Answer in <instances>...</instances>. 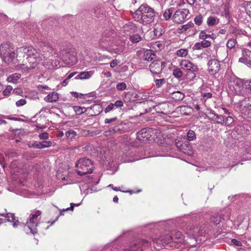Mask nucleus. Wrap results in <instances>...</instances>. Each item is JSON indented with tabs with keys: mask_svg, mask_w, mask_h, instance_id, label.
<instances>
[{
	"mask_svg": "<svg viewBox=\"0 0 251 251\" xmlns=\"http://www.w3.org/2000/svg\"><path fill=\"white\" fill-rule=\"evenodd\" d=\"M43 60L38 50L31 47H22L16 50V60L22 69L28 71L36 68Z\"/></svg>",
	"mask_w": 251,
	"mask_h": 251,
	"instance_id": "1",
	"label": "nucleus"
},
{
	"mask_svg": "<svg viewBox=\"0 0 251 251\" xmlns=\"http://www.w3.org/2000/svg\"><path fill=\"white\" fill-rule=\"evenodd\" d=\"M155 17L154 10L146 3L141 5L132 14L133 20L144 25L153 22Z\"/></svg>",
	"mask_w": 251,
	"mask_h": 251,
	"instance_id": "2",
	"label": "nucleus"
},
{
	"mask_svg": "<svg viewBox=\"0 0 251 251\" xmlns=\"http://www.w3.org/2000/svg\"><path fill=\"white\" fill-rule=\"evenodd\" d=\"M77 168V173L78 175L82 176L92 173L94 164L89 158H80L75 164Z\"/></svg>",
	"mask_w": 251,
	"mask_h": 251,
	"instance_id": "3",
	"label": "nucleus"
},
{
	"mask_svg": "<svg viewBox=\"0 0 251 251\" xmlns=\"http://www.w3.org/2000/svg\"><path fill=\"white\" fill-rule=\"evenodd\" d=\"M0 55L3 60L8 64L13 62L15 58H16V51L15 52L13 46L10 43L0 45Z\"/></svg>",
	"mask_w": 251,
	"mask_h": 251,
	"instance_id": "4",
	"label": "nucleus"
},
{
	"mask_svg": "<svg viewBox=\"0 0 251 251\" xmlns=\"http://www.w3.org/2000/svg\"><path fill=\"white\" fill-rule=\"evenodd\" d=\"M236 108L245 118L251 120V97L240 100L236 104Z\"/></svg>",
	"mask_w": 251,
	"mask_h": 251,
	"instance_id": "5",
	"label": "nucleus"
},
{
	"mask_svg": "<svg viewBox=\"0 0 251 251\" xmlns=\"http://www.w3.org/2000/svg\"><path fill=\"white\" fill-rule=\"evenodd\" d=\"M64 62L67 65L73 66L77 62V57L75 49L73 48H66L59 51Z\"/></svg>",
	"mask_w": 251,
	"mask_h": 251,
	"instance_id": "6",
	"label": "nucleus"
},
{
	"mask_svg": "<svg viewBox=\"0 0 251 251\" xmlns=\"http://www.w3.org/2000/svg\"><path fill=\"white\" fill-rule=\"evenodd\" d=\"M176 145L179 151L187 155L191 156L194 153L191 144L185 136H178L176 140Z\"/></svg>",
	"mask_w": 251,
	"mask_h": 251,
	"instance_id": "7",
	"label": "nucleus"
},
{
	"mask_svg": "<svg viewBox=\"0 0 251 251\" xmlns=\"http://www.w3.org/2000/svg\"><path fill=\"white\" fill-rule=\"evenodd\" d=\"M179 66L187 72V75H191V79L195 78L196 72L199 70L197 65L187 59H178Z\"/></svg>",
	"mask_w": 251,
	"mask_h": 251,
	"instance_id": "8",
	"label": "nucleus"
},
{
	"mask_svg": "<svg viewBox=\"0 0 251 251\" xmlns=\"http://www.w3.org/2000/svg\"><path fill=\"white\" fill-rule=\"evenodd\" d=\"M244 85V82L239 78L231 79L228 83L230 90L236 95L241 96L245 95Z\"/></svg>",
	"mask_w": 251,
	"mask_h": 251,
	"instance_id": "9",
	"label": "nucleus"
},
{
	"mask_svg": "<svg viewBox=\"0 0 251 251\" xmlns=\"http://www.w3.org/2000/svg\"><path fill=\"white\" fill-rule=\"evenodd\" d=\"M156 130L152 128H144L137 133V139L141 141H152L154 139Z\"/></svg>",
	"mask_w": 251,
	"mask_h": 251,
	"instance_id": "10",
	"label": "nucleus"
},
{
	"mask_svg": "<svg viewBox=\"0 0 251 251\" xmlns=\"http://www.w3.org/2000/svg\"><path fill=\"white\" fill-rule=\"evenodd\" d=\"M151 244L150 242L138 239L131 243L128 251H144Z\"/></svg>",
	"mask_w": 251,
	"mask_h": 251,
	"instance_id": "11",
	"label": "nucleus"
},
{
	"mask_svg": "<svg viewBox=\"0 0 251 251\" xmlns=\"http://www.w3.org/2000/svg\"><path fill=\"white\" fill-rule=\"evenodd\" d=\"M189 13V11L187 9H179L173 15L172 20L175 23L180 24L185 21Z\"/></svg>",
	"mask_w": 251,
	"mask_h": 251,
	"instance_id": "12",
	"label": "nucleus"
},
{
	"mask_svg": "<svg viewBox=\"0 0 251 251\" xmlns=\"http://www.w3.org/2000/svg\"><path fill=\"white\" fill-rule=\"evenodd\" d=\"M205 230L201 227H199L197 225H193L189 227L186 231V233L192 238L196 239L198 236H202L204 234Z\"/></svg>",
	"mask_w": 251,
	"mask_h": 251,
	"instance_id": "13",
	"label": "nucleus"
},
{
	"mask_svg": "<svg viewBox=\"0 0 251 251\" xmlns=\"http://www.w3.org/2000/svg\"><path fill=\"white\" fill-rule=\"evenodd\" d=\"M208 72L211 75H214L218 73L221 69L220 61L217 59H210L208 63Z\"/></svg>",
	"mask_w": 251,
	"mask_h": 251,
	"instance_id": "14",
	"label": "nucleus"
},
{
	"mask_svg": "<svg viewBox=\"0 0 251 251\" xmlns=\"http://www.w3.org/2000/svg\"><path fill=\"white\" fill-rule=\"evenodd\" d=\"M42 51L43 53L40 54V55L43 57V58H55L58 56L57 50L51 46H48L44 47L42 49Z\"/></svg>",
	"mask_w": 251,
	"mask_h": 251,
	"instance_id": "15",
	"label": "nucleus"
},
{
	"mask_svg": "<svg viewBox=\"0 0 251 251\" xmlns=\"http://www.w3.org/2000/svg\"><path fill=\"white\" fill-rule=\"evenodd\" d=\"M163 62L159 60L152 62L150 65V70L152 74H159L163 68Z\"/></svg>",
	"mask_w": 251,
	"mask_h": 251,
	"instance_id": "16",
	"label": "nucleus"
},
{
	"mask_svg": "<svg viewBox=\"0 0 251 251\" xmlns=\"http://www.w3.org/2000/svg\"><path fill=\"white\" fill-rule=\"evenodd\" d=\"M38 225V220L35 219H32L30 218L29 221L26 222L25 226V231L28 232L29 231L32 234H35L37 232L36 227Z\"/></svg>",
	"mask_w": 251,
	"mask_h": 251,
	"instance_id": "17",
	"label": "nucleus"
},
{
	"mask_svg": "<svg viewBox=\"0 0 251 251\" xmlns=\"http://www.w3.org/2000/svg\"><path fill=\"white\" fill-rule=\"evenodd\" d=\"M43 59H44L43 66L49 70L54 69L59 63V61L54 58H43Z\"/></svg>",
	"mask_w": 251,
	"mask_h": 251,
	"instance_id": "18",
	"label": "nucleus"
},
{
	"mask_svg": "<svg viewBox=\"0 0 251 251\" xmlns=\"http://www.w3.org/2000/svg\"><path fill=\"white\" fill-rule=\"evenodd\" d=\"M243 56L239 58V62L247 65H251V50L244 49L242 50Z\"/></svg>",
	"mask_w": 251,
	"mask_h": 251,
	"instance_id": "19",
	"label": "nucleus"
},
{
	"mask_svg": "<svg viewBox=\"0 0 251 251\" xmlns=\"http://www.w3.org/2000/svg\"><path fill=\"white\" fill-rule=\"evenodd\" d=\"M0 216H2L5 218L4 220L6 221H8L10 222L13 223V226L15 227H17L19 224L20 222L18 220H16V217L13 213H7V214H0ZM1 219L0 218V225L2 222H1Z\"/></svg>",
	"mask_w": 251,
	"mask_h": 251,
	"instance_id": "20",
	"label": "nucleus"
},
{
	"mask_svg": "<svg viewBox=\"0 0 251 251\" xmlns=\"http://www.w3.org/2000/svg\"><path fill=\"white\" fill-rule=\"evenodd\" d=\"M102 108L100 104H95L89 107H87V115L89 116L98 115L101 111Z\"/></svg>",
	"mask_w": 251,
	"mask_h": 251,
	"instance_id": "21",
	"label": "nucleus"
},
{
	"mask_svg": "<svg viewBox=\"0 0 251 251\" xmlns=\"http://www.w3.org/2000/svg\"><path fill=\"white\" fill-rule=\"evenodd\" d=\"M184 241V237L182 233L179 231H175L172 232L170 241L168 242H179L181 243Z\"/></svg>",
	"mask_w": 251,
	"mask_h": 251,
	"instance_id": "22",
	"label": "nucleus"
},
{
	"mask_svg": "<svg viewBox=\"0 0 251 251\" xmlns=\"http://www.w3.org/2000/svg\"><path fill=\"white\" fill-rule=\"evenodd\" d=\"M94 74V71L81 72L78 75H77L75 78V79L81 80L88 79L91 77Z\"/></svg>",
	"mask_w": 251,
	"mask_h": 251,
	"instance_id": "23",
	"label": "nucleus"
},
{
	"mask_svg": "<svg viewBox=\"0 0 251 251\" xmlns=\"http://www.w3.org/2000/svg\"><path fill=\"white\" fill-rule=\"evenodd\" d=\"M58 99V94L54 92L50 93L45 98V100L46 101L51 103L57 101Z\"/></svg>",
	"mask_w": 251,
	"mask_h": 251,
	"instance_id": "24",
	"label": "nucleus"
},
{
	"mask_svg": "<svg viewBox=\"0 0 251 251\" xmlns=\"http://www.w3.org/2000/svg\"><path fill=\"white\" fill-rule=\"evenodd\" d=\"M169 104L168 103H162L159 104L158 105L155 106V110H157L160 109V111H158V112H160L163 114H167L170 112L169 110Z\"/></svg>",
	"mask_w": 251,
	"mask_h": 251,
	"instance_id": "25",
	"label": "nucleus"
},
{
	"mask_svg": "<svg viewBox=\"0 0 251 251\" xmlns=\"http://www.w3.org/2000/svg\"><path fill=\"white\" fill-rule=\"evenodd\" d=\"M222 219H224V215L221 213L218 212L211 217L210 220L214 225H217L221 222Z\"/></svg>",
	"mask_w": 251,
	"mask_h": 251,
	"instance_id": "26",
	"label": "nucleus"
},
{
	"mask_svg": "<svg viewBox=\"0 0 251 251\" xmlns=\"http://www.w3.org/2000/svg\"><path fill=\"white\" fill-rule=\"evenodd\" d=\"M182 70L181 67L179 68L178 66H175L173 70V75L177 79H180L184 75Z\"/></svg>",
	"mask_w": 251,
	"mask_h": 251,
	"instance_id": "27",
	"label": "nucleus"
},
{
	"mask_svg": "<svg viewBox=\"0 0 251 251\" xmlns=\"http://www.w3.org/2000/svg\"><path fill=\"white\" fill-rule=\"evenodd\" d=\"M184 97V94L180 91L174 92L171 94V97L176 101L182 100Z\"/></svg>",
	"mask_w": 251,
	"mask_h": 251,
	"instance_id": "28",
	"label": "nucleus"
},
{
	"mask_svg": "<svg viewBox=\"0 0 251 251\" xmlns=\"http://www.w3.org/2000/svg\"><path fill=\"white\" fill-rule=\"evenodd\" d=\"M21 74L20 73H14L10 75L7 78L8 82L16 83L17 81L21 78Z\"/></svg>",
	"mask_w": 251,
	"mask_h": 251,
	"instance_id": "29",
	"label": "nucleus"
},
{
	"mask_svg": "<svg viewBox=\"0 0 251 251\" xmlns=\"http://www.w3.org/2000/svg\"><path fill=\"white\" fill-rule=\"evenodd\" d=\"M219 23V19L214 16H209L207 20V24L209 26L215 25Z\"/></svg>",
	"mask_w": 251,
	"mask_h": 251,
	"instance_id": "30",
	"label": "nucleus"
},
{
	"mask_svg": "<svg viewBox=\"0 0 251 251\" xmlns=\"http://www.w3.org/2000/svg\"><path fill=\"white\" fill-rule=\"evenodd\" d=\"M153 32L156 38L160 37L163 32L162 25L160 24L156 25L153 29Z\"/></svg>",
	"mask_w": 251,
	"mask_h": 251,
	"instance_id": "31",
	"label": "nucleus"
},
{
	"mask_svg": "<svg viewBox=\"0 0 251 251\" xmlns=\"http://www.w3.org/2000/svg\"><path fill=\"white\" fill-rule=\"evenodd\" d=\"M155 55V53L152 50H147L144 53V59L146 60L150 61L154 58Z\"/></svg>",
	"mask_w": 251,
	"mask_h": 251,
	"instance_id": "32",
	"label": "nucleus"
},
{
	"mask_svg": "<svg viewBox=\"0 0 251 251\" xmlns=\"http://www.w3.org/2000/svg\"><path fill=\"white\" fill-rule=\"evenodd\" d=\"M212 120L215 123L223 125L224 123V117L222 115L214 114V116L211 118Z\"/></svg>",
	"mask_w": 251,
	"mask_h": 251,
	"instance_id": "33",
	"label": "nucleus"
},
{
	"mask_svg": "<svg viewBox=\"0 0 251 251\" xmlns=\"http://www.w3.org/2000/svg\"><path fill=\"white\" fill-rule=\"evenodd\" d=\"M77 135V132L73 129H70L65 132L66 137L70 141L74 139Z\"/></svg>",
	"mask_w": 251,
	"mask_h": 251,
	"instance_id": "34",
	"label": "nucleus"
},
{
	"mask_svg": "<svg viewBox=\"0 0 251 251\" xmlns=\"http://www.w3.org/2000/svg\"><path fill=\"white\" fill-rule=\"evenodd\" d=\"M188 50L187 49H180L176 50V55L180 57L186 58L188 55Z\"/></svg>",
	"mask_w": 251,
	"mask_h": 251,
	"instance_id": "35",
	"label": "nucleus"
},
{
	"mask_svg": "<svg viewBox=\"0 0 251 251\" xmlns=\"http://www.w3.org/2000/svg\"><path fill=\"white\" fill-rule=\"evenodd\" d=\"M74 110L76 114V115H80L85 112L87 113V108H85L84 107H80L78 106H74Z\"/></svg>",
	"mask_w": 251,
	"mask_h": 251,
	"instance_id": "36",
	"label": "nucleus"
},
{
	"mask_svg": "<svg viewBox=\"0 0 251 251\" xmlns=\"http://www.w3.org/2000/svg\"><path fill=\"white\" fill-rule=\"evenodd\" d=\"M196 135L195 132L192 130H189L187 133V140L188 142L193 141L196 139Z\"/></svg>",
	"mask_w": 251,
	"mask_h": 251,
	"instance_id": "37",
	"label": "nucleus"
},
{
	"mask_svg": "<svg viewBox=\"0 0 251 251\" xmlns=\"http://www.w3.org/2000/svg\"><path fill=\"white\" fill-rule=\"evenodd\" d=\"M120 129L118 126H115L111 128L109 130L104 131L103 134L105 136H109L111 135V133L117 132L120 131Z\"/></svg>",
	"mask_w": 251,
	"mask_h": 251,
	"instance_id": "38",
	"label": "nucleus"
},
{
	"mask_svg": "<svg viewBox=\"0 0 251 251\" xmlns=\"http://www.w3.org/2000/svg\"><path fill=\"white\" fill-rule=\"evenodd\" d=\"M212 98V94L208 92L204 93L202 95V100L204 101V104L206 105L208 102V100Z\"/></svg>",
	"mask_w": 251,
	"mask_h": 251,
	"instance_id": "39",
	"label": "nucleus"
},
{
	"mask_svg": "<svg viewBox=\"0 0 251 251\" xmlns=\"http://www.w3.org/2000/svg\"><path fill=\"white\" fill-rule=\"evenodd\" d=\"M173 10L172 8L166 10L163 13V17L166 20H169L172 16Z\"/></svg>",
	"mask_w": 251,
	"mask_h": 251,
	"instance_id": "40",
	"label": "nucleus"
},
{
	"mask_svg": "<svg viewBox=\"0 0 251 251\" xmlns=\"http://www.w3.org/2000/svg\"><path fill=\"white\" fill-rule=\"evenodd\" d=\"M236 43H237V42L235 39H233V38L230 39L228 40V41L226 43V46L228 49H231L235 47Z\"/></svg>",
	"mask_w": 251,
	"mask_h": 251,
	"instance_id": "41",
	"label": "nucleus"
},
{
	"mask_svg": "<svg viewBox=\"0 0 251 251\" xmlns=\"http://www.w3.org/2000/svg\"><path fill=\"white\" fill-rule=\"evenodd\" d=\"M105 159H103L102 161V165L103 166L106 168L111 167V164L113 161L111 160V158H104Z\"/></svg>",
	"mask_w": 251,
	"mask_h": 251,
	"instance_id": "42",
	"label": "nucleus"
},
{
	"mask_svg": "<svg viewBox=\"0 0 251 251\" xmlns=\"http://www.w3.org/2000/svg\"><path fill=\"white\" fill-rule=\"evenodd\" d=\"M13 90V88L10 85H7L5 89L3 91V95L4 96L8 97L10 96L11 91Z\"/></svg>",
	"mask_w": 251,
	"mask_h": 251,
	"instance_id": "43",
	"label": "nucleus"
},
{
	"mask_svg": "<svg viewBox=\"0 0 251 251\" xmlns=\"http://www.w3.org/2000/svg\"><path fill=\"white\" fill-rule=\"evenodd\" d=\"M203 21V17L201 14L196 16L194 19L195 23L198 25H201Z\"/></svg>",
	"mask_w": 251,
	"mask_h": 251,
	"instance_id": "44",
	"label": "nucleus"
},
{
	"mask_svg": "<svg viewBox=\"0 0 251 251\" xmlns=\"http://www.w3.org/2000/svg\"><path fill=\"white\" fill-rule=\"evenodd\" d=\"M142 37L139 34H136L133 36H131L130 37V40L131 42L136 43L139 42L141 41Z\"/></svg>",
	"mask_w": 251,
	"mask_h": 251,
	"instance_id": "45",
	"label": "nucleus"
},
{
	"mask_svg": "<svg viewBox=\"0 0 251 251\" xmlns=\"http://www.w3.org/2000/svg\"><path fill=\"white\" fill-rule=\"evenodd\" d=\"M194 26V24L192 23L189 22L186 25H183L181 26V28L180 29L181 30V32H183L184 31H187L189 28H191Z\"/></svg>",
	"mask_w": 251,
	"mask_h": 251,
	"instance_id": "46",
	"label": "nucleus"
},
{
	"mask_svg": "<svg viewBox=\"0 0 251 251\" xmlns=\"http://www.w3.org/2000/svg\"><path fill=\"white\" fill-rule=\"evenodd\" d=\"M126 88V84L125 82L118 83L116 85V89L119 91H123Z\"/></svg>",
	"mask_w": 251,
	"mask_h": 251,
	"instance_id": "47",
	"label": "nucleus"
},
{
	"mask_svg": "<svg viewBox=\"0 0 251 251\" xmlns=\"http://www.w3.org/2000/svg\"><path fill=\"white\" fill-rule=\"evenodd\" d=\"M155 82L156 86L157 88H159L166 83V80L164 78L156 79Z\"/></svg>",
	"mask_w": 251,
	"mask_h": 251,
	"instance_id": "48",
	"label": "nucleus"
},
{
	"mask_svg": "<svg viewBox=\"0 0 251 251\" xmlns=\"http://www.w3.org/2000/svg\"><path fill=\"white\" fill-rule=\"evenodd\" d=\"M234 120L231 116H228L224 120V123L226 126H230L233 122Z\"/></svg>",
	"mask_w": 251,
	"mask_h": 251,
	"instance_id": "49",
	"label": "nucleus"
},
{
	"mask_svg": "<svg viewBox=\"0 0 251 251\" xmlns=\"http://www.w3.org/2000/svg\"><path fill=\"white\" fill-rule=\"evenodd\" d=\"M26 104V100L25 99H21L16 101L15 104L17 107H20Z\"/></svg>",
	"mask_w": 251,
	"mask_h": 251,
	"instance_id": "50",
	"label": "nucleus"
},
{
	"mask_svg": "<svg viewBox=\"0 0 251 251\" xmlns=\"http://www.w3.org/2000/svg\"><path fill=\"white\" fill-rule=\"evenodd\" d=\"M13 93L17 95L23 96L24 92L23 89L21 88L17 87L13 89Z\"/></svg>",
	"mask_w": 251,
	"mask_h": 251,
	"instance_id": "51",
	"label": "nucleus"
},
{
	"mask_svg": "<svg viewBox=\"0 0 251 251\" xmlns=\"http://www.w3.org/2000/svg\"><path fill=\"white\" fill-rule=\"evenodd\" d=\"M40 144L42 145V148L49 147L52 145V142L50 141H44L40 142Z\"/></svg>",
	"mask_w": 251,
	"mask_h": 251,
	"instance_id": "52",
	"label": "nucleus"
},
{
	"mask_svg": "<svg viewBox=\"0 0 251 251\" xmlns=\"http://www.w3.org/2000/svg\"><path fill=\"white\" fill-rule=\"evenodd\" d=\"M199 37L201 39H206L207 38L211 37V35L207 34L204 31H202L200 33Z\"/></svg>",
	"mask_w": 251,
	"mask_h": 251,
	"instance_id": "53",
	"label": "nucleus"
},
{
	"mask_svg": "<svg viewBox=\"0 0 251 251\" xmlns=\"http://www.w3.org/2000/svg\"><path fill=\"white\" fill-rule=\"evenodd\" d=\"M203 40L201 42V45H202V48H207L211 45V42L205 39H202Z\"/></svg>",
	"mask_w": 251,
	"mask_h": 251,
	"instance_id": "54",
	"label": "nucleus"
},
{
	"mask_svg": "<svg viewBox=\"0 0 251 251\" xmlns=\"http://www.w3.org/2000/svg\"><path fill=\"white\" fill-rule=\"evenodd\" d=\"M39 137L41 140H46L49 138V134L47 132H42L39 134Z\"/></svg>",
	"mask_w": 251,
	"mask_h": 251,
	"instance_id": "55",
	"label": "nucleus"
},
{
	"mask_svg": "<svg viewBox=\"0 0 251 251\" xmlns=\"http://www.w3.org/2000/svg\"><path fill=\"white\" fill-rule=\"evenodd\" d=\"M28 147L29 148L34 147L37 149H42V145H41L40 143H37L36 142H34L32 144H29Z\"/></svg>",
	"mask_w": 251,
	"mask_h": 251,
	"instance_id": "56",
	"label": "nucleus"
},
{
	"mask_svg": "<svg viewBox=\"0 0 251 251\" xmlns=\"http://www.w3.org/2000/svg\"><path fill=\"white\" fill-rule=\"evenodd\" d=\"M114 108V105L113 103H110L104 109L105 113H107L112 110H113Z\"/></svg>",
	"mask_w": 251,
	"mask_h": 251,
	"instance_id": "57",
	"label": "nucleus"
},
{
	"mask_svg": "<svg viewBox=\"0 0 251 251\" xmlns=\"http://www.w3.org/2000/svg\"><path fill=\"white\" fill-rule=\"evenodd\" d=\"M245 95L246 94L247 92L251 94V80L248 82L247 85H245Z\"/></svg>",
	"mask_w": 251,
	"mask_h": 251,
	"instance_id": "58",
	"label": "nucleus"
},
{
	"mask_svg": "<svg viewBox=\"0 0 251 251\" xmlns=\"http://www.w3.org/2000/svg\"><path fill=\"white\" fill-rule=\"evenodd\" d=\"M74 204L73 203H71V206L70 207H68L66 209H63L62 210H61L60 212V215H63V212H65V211H68V210H74Z\"/></svg>",
	"mask_w": 251,
	"mask_h": 251,
	"instance_id": "59",
	"label": "nucleus"
},
{
	"mask_svg": "<svg viewBox=\"0 0 251 251\" xmlns=\"http://www.w3.org/2000/svg\"><path fill=\"white\" fill-rule=\"evenodd\" d=\"M114 107H121L123 106L124 104L122 100H118L115 102V103H113Z\"/></svg>",
	"mask_w": 251,
	"mask_h": 251,
	"instance_id": "60",
	"label": "nucleus"
},
{
	"mask_svg": "<svg viewBox=\"0 0 251 251\" xmlns=\"http://www.w3.org/2000/svg\"><path fill=\"white\" fill-rule=\"evenodd\" d=\"M41 211L39 210H37L35 212V213L34 214H33L31 218H32V219H35L37 220V217L41 215Z\"/></svg>",
	"mask_w": 251,
	"mask_h": 251,
	"instance_id": "61",
	"label": "nucleus"
},
{
	"mask_svg": "<svg viewBox=\"0 0 251 251\" xmlns=\"http://www.w3.org/2000/svg\"><path fill=\"white\" fill-rule=\"evenodd\" d=\"M246 9L251 15V1L248 2L246 6Z\"/></svg>",
	"mask_w": 251,
	"mask_h": 251,
	"instance_id": "62",
	"label": "nucleus"
},
{
	"mask_svg": "<svg viewBox=\"0 0 251 251\" xmlns=\"http://www.w3.org/2000/svg\"><path fill=\"white\" fill-rule=\"evenodd\" d=\"M245 130V127H243V126H237L235 128L233 132H240V134H241V132L242 131H244Z\"/></svg>",
	"mask_w": 251,
	"mask_h": 251,
	"instance_id": "63",
	"label": "nucleus"
},
{
	"mask_svg": "<svg viewBox=\"0 0 251 251\" xmlns=\"http://www.w3.org/2000/svg\"><path fill=\"white\" fill-rule=\"evenodd\" d=\"M231 243L236 245V246H242V243L240 241H238L235 239H232L231 240Z\"/></svg>",
	"mask_w": 251,
	"mask_h": 251,
	"instance_id": "64",
	"label": "nucleus"
}]
</instances>
